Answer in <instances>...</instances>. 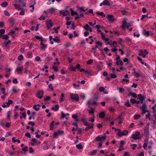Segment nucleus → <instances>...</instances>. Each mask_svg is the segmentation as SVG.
Here are the masks:
<instances>
[{"label": "nucleus", "mask_w": 156, "mask_h": 156, "mask_svg": "<svg viewBox=\"0 0 156 156\" xmlns=\"http://www.w3.org/2000/svg\"><path fill=\"white\" fill-rule=\"evenodd\" d=\"M106 137V136L105 134L102 136H98L95 139V140L98 142H103Z\"/></svg>", "instance_id": "obj_1"}, {"label": "nucleus", "mask_w": 156, "mask_h": 156, "mask_svg": "<svg viewBox=\"0 0 156 156\" xmlns=\"http://www.w3.org/2000/svg\"><path fill=\"white\" fill-rule=\"evenodd\" d=\"M140 135V133L138 132H136L135 134H133L132 135L131 137L134 140H140L141 139V137L139 136Z\"/></svg>", "instance_id": "obj_2"}, {"label": "nucleus", "mask_w": 156, "mask_h": 156, "mask_svg": "<svg viewBox=\"0 0 156 156\" xmlns=\"http://www.w3.org/2000/svg\"><path fill=\"white\" fill-rule=\"evenodd\" d=\"M70 98L73 100L78 101L79 100V97L77 94H70Z\"/></svg>", "instance_id": "obj_3"}, {"label": "nucleus", "mask_w": 156, "mask_h": 156, "mask_svg": "<svg viewBox=\"0 0 156 156\" xmlns=\"http://www.w3.org/2000/svg\"><path fill=\"white\" fill-rule=\"evenodd\" d=\"M43 94L44 92L43 91H39L37 94L36 96L40 99H41L42 98Z\"/></svg>", "instance_id": "obj_4"}, {"label": "nucleus", "mask_w": 156, "mask_h": 156, "mask_svg": "<svg viewBox=\"0 0 156 156\" xmlns=\"http://www.w3.org/2000/svg\"><path fill=\"white\" fill-rule=\"evenodd\" d=\"M46 24L47 26V28L48 29L51 28V27L53 25V24L51 23V20L47 21L46 23Z\"/></svg>", "instance_id": "obj_5"}, {"label": "nucleus", "mask_w": 156, "mask_h": 156, "mask_svg": "<svg viewBox=\"0 0 156 156\" xmlns=\"http://www.w3.org/2000/svg\"><path fill=\"white\" fill-rule=\"evenodd\" d=\"M91 104L92 105H95L97 104L96 101H93L91 100L90 101H88L87 102V105H90V104Z\"/></svg>", "instance_id": "obj_6"}, {"label": "nucleus", "mask_w": 156, "mask_h": 156, "mask_svg": "<svg viewBox=\"0 0 156 156\" xmlns=\"http://www.w3.org/2000/svg\"><path fill=\"white\" fill-rule=\"evenodd\" d=\"M127 23L126 19H124L122 21V28L123 29L125 28L126 27V24Z\"/></svg>", "instance_id": "obj_7"}, {"label": "nucleus", "mask_w": 156, "mask_h": 156, "mask_svg": "<svg viewBox=\"0 0 156 156\" xmlns=\"http://www.w3.org/2000/svg\"><path fill=\"white\" fill-rule=\"evenodd\" d=\"M108 18L111 21H113L115 20L113 18V16L112 15H108Z\"/></svg>", "instance_id": "obj_8"}, {"label": "nucleus", "mask_w": 156, "mask_h": 156, "mask_svg": "<svg viewBox=\"0 0 156 156\" xmlns=\"http://www.w3.org/2000/svg\"><path fill=\"white\" fill-rule=\"evenodd\" d=\"M103 5H108L109 6L110 5V4L108 0H105L103 1Z\"/></svg>", "instance_id": "obj_9"}, {"label": "nucleus", "mask_w": 156, "mask_h": 156, "mask_svg": "<svg viewBox=\"0 0 156 156\" xmlns=\"http://www.w3.org/2000/svg\"><path fill=\"white\" fill-rule=\"evenodd\" d=\"M59 108V106L58 105H57L55 106L54 107L51 108V109L54 110L55 111H57Z\"/></svg>", "instance_id": "obj_10"}, {"label": "nucleus", "mask_w": 156, "mask_h": 156, "mask_svg": "<svg viewBox=\"0 0 156 156\" xmlns=\"http://www.w3.org/2000/svg\"><path fill=\"white\" fill-rule=\"evenodd\" d=\"M123 62L121 60L119 59V60H118L116 61V64L118 66L119 65H120L121 66H122L123 65Z\"/></svg>", "instance_id": "obj_11"}, {"label": "nucleus", "mask_w": 156, "mask_h": 156, "mask_svg": "<svg viewBox=\"0 0 156 156\" xmlns=\"http://www.w3.org/2000/svg\"><path fill=\"white\" fill-rule=\"evenodd\" d=\"M82 121L84 124L87 126H90L91 125H90V123H89L87 121L85 120L84 119H82Z\"/></svg>", "instance_id": "obj_12"}, {"label": "nucleus", "mask_w": 156, "mask_h": 156, "mask_svg": "<svg viewBox=\"0 0 156 156\" xmlns=\"http://www.w3.org/2000/svg\"><path fill=\"white\" fill-rule=\"evenodd\" d=\"M23 69V66H22L21 67H17L16 69V71L18 72L19 73H20V72L22 71Z\"/></svg>", "instance_id": "obj_13"}, {"label": "nucleus", "mask_w": 156, "mask_h": 156, "mask_svg": "<svg viewBox=\"0 0 156 156\" xmlns=\"http://www.w3.org/2000/svg\"><path fill=\"white\" fill-rule=\"evenodd\" d=\"M128 96H131L133 98H136L137 97L136 94L134 93H133L132 92H130L128 95Z\"/></svg>", "instance_id": "obj_14"}, {"label": "nucleus", "mask_w": 156, "mask_h": 156, "mask_svg": "<svg viewBox=\"0 0 156 156\" xmlns=\"http://www.w3.org/2000/svg\"><path fill=\"white\" fill-rule=\"evenodd\" d=\"M70 9L71 11V15L72 16H73L74 15H75L76 16H79V14L78 13L76 12H74L72 8H70Z\"/></svg>", "instance_id": "obj_15"}, {"label": "nucleus", "mask_w": 156, "mask_h": 156, "mask_svg": "<svg viewBox=\"0 0 156 156\" xmlns=\"http://www.w3.org/2000/svg\"><path fill=\"white\" fill-rule=\"evenodd\" d=\"M143 34L147 36H148L149 35V32L148 31H146L145 30H144L143 31Z\"/></svg>", "instance_id": "obj_16"}, {"label": "nucleus", "mask_w": 156, "mask_h": 156, "mask_svg": "<svg viewBox=\"0 0 156 156\" xmlns=\"http://www.w3.org/2000/svg\"><path fill=\"white\" fill-rule=\"evenodd\" d=\"M97 152V149L93 150L92 151L90 152V154L91 155H93L96 154Z\"/></svg>", "instance_id": "obj_17"}, {"label": "nucleus", "mask_w": 156, "mask_h": 156, "mask_svg": "<svg viewBox=\"0 0 156 156\" xmlns=\"http://www.w3.org/2000/svg\"><path fill=\"white\" fill-rule=\"evenodd\" d=\"M105 116V114L104 112H102L100 113L99 114V117L100 118H103Z\"/></svg>", "instance_id": "obj_18"}, {"label": "nucleus", "mask_w": 156, "mask_h": 156, "mask_svg": "<svg viewBox=\"0 0 156 156\" xmlns=\"http://www.w3.org/2000/svg\"><path fill=\"white\" fill-rule=\"evenodd\" d=\"M96 27L98 29H101L102 30H104L105 29L104 27L103 26H101L100 25H97L96 26Z\"/></svg>", "instance_id": "obj_19"}, {"label": "nucleus", "mask_w": 156, "mask_h": 156, "mask_svg": "<svg viewBox=\"0 0 156 156\" xmlns=\"http://www.w3.org/2000/svg\"><path fill=\"white\" fill-rule=\"evenodd\" d=\"M96 14L98 15L103 16V17H105V15L104 14V13L103 12H96Z\"/></svg>", "instance_id": "obj_20"}, {"label": "nucleus", "mask_w": 156, "mask_h": 156, "mask_svg": "<svg viewBox=\"0 0 156 156\" xmlns=\"http://www.w3.org/2000/svg\"><path fill=\"white\" fill-rule=\"evenodd\" d=\"M59 13L64 16H66L67 15V14L66 13L64 10L60 11Z\"/></svg>", "instance_id": "obj_21"}, {"label": "nucleus", "mask_w": 156, "mask_h": 156, "mask_svg": "<svg viewBox=\"0 0 156 156\" xmlns=\"http://www.w3.org/2000/svg\"><path fill=\"white\" fill-rule=\"evenodd\" d=\"M54 123H55V121H52L50 124V129L51 130H52L53 129V126H54Z\"/></svg>", "instance_id": "obj_22"}, {"label": "nucleus", "mask_w": 156, "mask_h": 156, "mask_svg": "<svg viewBox=\"0 0 156 156\" xmlns=\"http://www.w3.org/2000/svg\"><path fill=\"white\" fill-rule=\"evenodd\" d=\"M55 10V9L53 7H51V8L48 9V12H51V13H53L54 12Z\"/></svg>", "instance_id": "obj_23"}, {"label": "nucleus", "mask_w": 156, "mask_h": 156, "mask_svg": "<svg viewBox=\"0 0 156 156\" xmlns=\"http://www.w3.org/2000/svg\"><path fill=\"white\" fill-rule=\"evenodd\" d=\"M94 126V124H92V125H91L90 126H87L85 129V130L86 131H88L90 128H93Z\"/></svg>", "instance_id": "obj_24"}, {"label": "nucleus", "mask_w": 156, "mask_h": 156, "mask_svg": "<svg viewBox=\"0 0 156 156\" xmlns=\"http://www.w3.org/2000/svg\"><path fill=\"white\" fill-rule=\"evenodd\" d=\"M53 40L54 41L56 42L57 43H59L60 41V40L58 38V37H55L54 38Z\"/></svg>", "instance_id": "obj_25"}, {"label": "nucleus", "mask_w": 156, "mask_h": 156, "mask_svg": "<svg viewBox=\"0 0 156 156\" xmlns=\"http://www.w3.org/2000/svg\"><path fill=\"white\" fill-rule=\"evenodd\" d=\"M118 132L117 133V135H118L120 137L122 136H123L122 135V133L121 132V130L120 129H118Z\"/></svg>", "instance_id": "obj_26"}, {"label": "nucleus", "mask_w": 156, "mask_h": 156, "mask_svg": "<svg viewBox=\"0 0 156 156\" xmlns=\"http://www.w3.org/2000/svg\"><path fill=\"white\" fill-rule=\"evenodd\" d=\"M140 115H135L134 117V119L135 120H137L138 119H139L140 118Z\"/></svg>", "instance_id": "obj_27"}, {"label": "nucleus", "mask_w": 156, "mask_h": 156, "mask_svg": "<svg viewBox=\"0 0 156 156\" xmlns=\"http://www.w3.org/2000/svg\"><path fill=\"white\" fill-rule=\"evenodd\" d=\"M8 5V3L6 2H5L1 4V6L3 7H6Z\"/></svg>", "instance_id": "obj_28"}, {"label": "nucleus", "mask_w": 156, "mask_h": 156, "mask_svg": "<svg viewBox=\"0 0 156 156\" xmlns=\"http://www.w3.org/2000/svg\"><path fill=\"white\" fill-rule=\"evenodd\" d=\"M76 147L79 149H81L83 148L82 145L80 144L76 145Z\"/></svg>", "instance_id": "obj_29"}, {"label": "nucleus", "mask_w": 156, "mask_h": 156, "mask_svg": "<svg viewBox=\"0 0 156 156\" xmlns=\"http://www.w3.org/2000/svg\"><path fill=\"white\" fill-rule=\"evenodd\" d=\"M9 106V105H8V102H6L2 105V107L4 108H5L8 107Z\"/></svg>", "instance_id": "obj_30"}, {"label": "nucleus", "mask_w": 156, "mask_h": 156, "mask_svg": "<svg viewBox=\"0 0 156 156\" xmlns=\"http://www.w3.org/2000/svg\"><path fill=\"white\" fill-rule=\"evenodd\" d=\"M15 138V137H13L12 138V141L13 142L15 143L16 142H17L19 143H20V141L19 140H14V139Z\"/></svg>", "instance_id": "obj_31"}, {"label": "nucleus", "mask_w": 156, "mask_h": 156, "mask_svg": "<svg viewBox=\"0 0 156 156\" xmlns=\"http://www.w3.org/2000/svg\"><path fill=\"white\" fill-rule=\"evenodd\" d=\"M124 147L122 145H120L119 147V148L118 150V151H122L124 150Z\"/></svg>", "instance_id": "obj_32"}, {"label": "nucleus", "mask_w": 156, "mask_h": 156, "mask_svg": "<svg viewBox=\"0 0 156 156\" xmlns=\"http://www.w3.org/2000/svg\"><path fill=\"white\" fill-rule=\"evenodd\" d=\"M123 136H126L127 135L128 133V131L127 130H124L122 132Z\"/></svg>", "instance_id": "obj_33"}, {"label": "nucleus", "mask_w": 156, "mask_h": 156, "mask_svg": "<svg viewBox=\"0 0 156 156\" xmlns=\"http://www.w3.org/2000/svg\"><path fill=\"white\" fill-rule=\"evenodd\" d=\"M123 116V115H122V114H121L118 117L117 119L120 120H123V118L122 116Z\"/></svg>", "instance_id": "obj_34"}, {"label": "nucleus", "mask_w": 156, "mask_h": 156, "mask_svg": "<svg viewBox=\"0 0 156 156\" xmlns=\"http://www.w3.org/2000/svg\"><path fill=\"white\" fill-rule=\"evenodd\" d=\"M145 97L144 96H143V98H140L139 99L140 100V103L141 104H144L143 103V101L145 100Z\"/></svg>", "instance_id": "obj_35"}, {"label": "nucleus", "mask_w": 156, "mask_h": 156, "mask_svg": "<svg viewBox=\"0 0 156 156\" xmlns=\"http://www.w3.org/2000/svg\"><path fill=\"white\" fill-rule=\"evenodd\" d=\"M9 20L10 23L12 24H14L15 23V21L12 18H10Z\"/></svg>", "instance_id": "obj_36"}, {"label": "nucleus", "mask_w": 156, "mask_h": 156, "mask_svg": "<svg viewBox=\"0 0 156 156\" xmlns=\"http://www.w3.org/2000/svg\"><path fill=\"white\" fill-rule=\"evenodd\" d=\"M35 37L36 39L38 40H39L40 41H43V38L42 37H41L40 36H35Z\"/></svg>", "instance_id": "obj_37"}, {"label": "nucleus", "mask_w": 156, "mask_h": 156, "mask_svg": "<svg viewBox=\"0 0 156 156\" xmlns=\"http://www.w3.org/2000/svg\"><path fill=\"white\" fill-rule=\"evenodd\" d=\"M140 108L141 110L145 109V108H147L146 105L144 103L143 104L142 106Z\"/></svg>", "instance_id": "obj_38"}, {"label": "nucleus", "mask_w": 156, "mask_h": 156, "mask_svg": "<svg viewBox=\"0 0 156 156\" xmlns=\"http://www.w3.org/2000/svg\"><path fill=\"white\" fill-rule=\"evenodd\" d=\"M89 26L87 24L85 25V27H83V28L85 29L86 30H89V28H90Z\"/></svg>", "instance_id": "obj_39"}, {"label": "nucleus", "mask_w": 156, "mask_h": 156, "mask_svg": "<svg viewBox=\"0 0 156 156\" xmlns=\"http://www.w3.org/2000/svg\"><path fill=\"white\" fill-rule=\"evenodd\" d=\"M150 113H148L146 115V119H148L149 120H150V119H150Z\"/></svg>", "instance_id": "obj_40"}, {"label": "nucleus", "mask_w": 156, "mask_h": 156, "mask_svg": "<svg viewBox=\"0 0 156 156\" xmlns=\"http://www.w3.org/2000/svg\"><path fill=\"white\" fill-rule=\"evenodd\" d=\"M148 139H147L146 141L144 144L143 147L144 148V149H145V148L147 146V144L148 143Z\"/></svg>", "instance_id": "obj_41"}, {"label": "nucleus", "mask_w": 156, "mask_h": 156, "mask_svg": "<svg viewBox=\"0 0 156 156\" xmlns=\"http://www.w3.org/2000/svg\"><path fill=\"white\" fill-rule=\"evenodd\" d=\"M84 72L86 73H87V74L89 76H92V73L90 71H84Z\"/></svg>", "instance_id": "obj_42"}, {"label": "nucleus", "mask_w": 156, "mask_h": 156, "mask_svg": "<svg viewBox=\"0 0 156 156\" xmlns=\"http://www.w3.org/2000/svg\"><path fill=\"white\" fill-rule=\"evenodd\" d=\"M37 107V105H34V106H33V108L36 111H38L39 110L40 108L39 107Z\"/></svg>", "instance_id": "obj_43"}, {"label": "nucleus", "mask_w": 156, "mask_h": 156, "mask_svg": "<svg viewBox=\"0 0 156 156\" xmlns=\"http://www.w3.org/2000/svg\"><path fill=\"white\" fill-rule=\"evenodd\" d=\"M10 115H11L10 112V111L8 112L7 113V117L8 118V119H10Z\"/></svg>", "instance_id": "obj_44"}, {"label": "nucleus", "mask_w": 156, "mask_h": 156, "mask_svg": "<svg viewBox=\"0 0 156 156\" xmlns=\"http://www.w3.org/2000/svg\"><path fill=\"white\" fill-rule=\"evenodd\" d=\"M60 28V27L59 26H58L56 28H53V29L55 30V32L56 33H58V30Z\"/></svg>", "instance_id": "obj_45"}, {"label": "nucleus", "mask_w": 156, "mask_h": 156, "mask_svg": "<svg viewBox=\"0 0 156 156\" xmlns=\"http://www.w3.org/2000/svg\"><path fill=\"white\" fill-rule=\"evenodd\" d=\"M12 91L13 93H16L17 92L16 88V87H13L12 89Z\"/></svg>", "instance_id": "obj_46"}, {"label": "nucleus", "mask_w": 156, "mask_h": 156, "mask_svg": "<svg viewBox=\"0 0 156 156\" xmlns=\"http://www.w3.org/2000/svg\"><path fill=\"white\" fill-rule=\"evenodd\" d=\"M95 44L97 45H98L100 46H101L102 45L103 43L102 42H100L99 41H98L96 42Z\"/></svg>", "instance_id": "obj_47"}, {"label": "nucleus", "mask_w": 156, "mask_h": 156, "mask_svg": "<svg viewBox=\"0 0 156 156\" xmlns=\"http://www.w3.org/2000/svg\"><path fill=\"white\" fill-rule=\"evenodd\" d=\"M61 98L60 100V102H62L63 101V98L64 97V94L63 93L61 94Z\"/></svg>", "instance_id": "obj_48"}, {"label": "nucleus", "mask_w": 156, "mask_h": 156, "mask_svg": "<svg viewBox=\"0 0 156 156\" xmlns=\"http://www.w3.org/2000/svg\"><path fill=\"white\" fill-rule=\"evenodd\" d=\"M93 62V60L92 59H90L87 61V64H90Z\"/></svg>", "instance_id": "obj_49"}, {"label": "nucleus", "mask_w": 156, "mask_h": 156, "mask_svg": "<svg viewBox=\"0 0 156 156\" xmlns=\"http://www.w3.org/2000/svg\"><path fill=\"white\" fill-rule=\"evenodd\" d=\"M25 136L27 137L31 138L30 135L29 133H26L25 134Z\"/></svg>", "instance_id": "obj_50"}, {"label": "nucleus", "mask_w": 156, "mask_h": 156, "mask_svg": "<svg viewBox=\"0 0 156 156\" xmlns=\"http://www.w3.org/2000/svg\"><path fill=\"white\" fill-rule=\"evenodd\" d=\"M130 102L131 103H132L133 104H134L136 102V101L135 99L131 98L130 100Z\"/></svg>", "instance_id": "obj_51"}, {"label": "nucleus", "mask_w": 156, "mask_h": 156, "mask_svg": "<svg viewBox=\"0 0 156 156\" xmlns=\"http://www.w3.org/2000/svg\"><path fill=\"white\" fill-rule=\"evenodd\" d=\"M117 77L116 75L113 74H111V77L112 78H115Z\"/></svg>", "instance_id": "obj_52"}, {"label": "nucleus", "mask_w": 156, "mask_h": 156, "mask_svg": "<svg viewBox=\"0 0 156 156\" xmlns=\"http://www.w3.org/2000/svg\"><path fill=\"white\" fill-rule=\"evenodd\" d=\"M141 110L142 111V114H145L146 113V112H147L148 113H149V111L147 110L143 109V110Z\"/></svg>", "instance_id": "obj_53"}, {"label": "nucleus", "mask_w": 156, "mask_h": 156, "mask_svg": "<svg viewBox=\"0 0 156 156\" xmlns=\"http://www.w3.org/2000/svg\"><path fill=\"white\" fill-rule=\"evenodd\" d=\"M62 116L61 117V119H62L65 117V115L63 113V112H61Z\"/></svg>", "instance_id": "obj_54"}, {"label": "nucleus", "mask_w": 156, "mask_h": 156, "mask_svg": "<svg viewBox=\"0 0 156 156\" xmlns=\"http://www.w3.org/2000/svg\"><path fill=\"white\" fill-rule=\"evenodd\" d=\"M50 99V96H47L46 98H44V101H46Z\"/></svg>", "instance_id": "obj_55"}, {"label": "nucleus", "mask_w": 156, "mask_h": 156, "mask_svg": "<svg viewBox=\"0 0 156 156\" xmlns=\"http://www.w3.org/2000/svg\"><path fill=\"white\" fill-rule=\"evenodd\" d=\"M29 152L30 153H33L34 152V151L32 147H30L29 148Z\"/></svg>", "instance_id": "obj_56"}, {"label": "nucleus", "mask_w": 156, "mask_h": 156, "mask_svg": "<svg viewBox=\"0 0 156 156\" xmlns=\"http://www.w3.org/2000/svg\"><path fill=\"white\" fill-rule=\"evenodd\" d=\"M53 69L54 70V71L56 72H58V71L57 67L55 66H53Z\"/></svg>", "instance_id": "obj_57"}, {"label": "nucleus", "mask_w": 156, "mask_h": 156, "mask_svg": "<svg viewBox=\"0 0 156 156\" xmlns=\"http://www.w3.org/2000/svg\"><path fill=\"white\" fill-rule=\"evenodd\" d=\"M35 114H36V113L35 112H33L31 113L32 114H31V116L32 117V119L34 120V119H35V118L34 116L35 115Z\"/></svg>", "instance_id": "obj_58"}, {"label": "nucleus", "mask_w": 156, "mask_h": 156, "mask_svg": "<svg viewBox=\"0 0 156 156\" xmlns=\"http://www.w3.org/2000/svg\"><path fill=\"white\" fill-rule=\"evenodd\" d=\"M48 87L49 88H50L51 90H53V87H52V84L51 83V84H49Z\"/></svg>", "instance_id": "obj_59"}, {"label": "nucleus", "mask_w": 156, "mask_h": 156, "mask_svg": "<svg viewBox=\"0 0 156 156\" xmlns=\"http://www.w3.org/2000/svg\"><path fill=\"white\" fill-rule=\"evenodd\" d=\"M28 124L29 125H31L33 126L35 125V123L32 122H29L28 123Z\"/></svg>", "instance_id": "obj_60"}, {"label": "nucleus", "mask_w": 156, "mask_h": 156, "mask_svg": "<svg viewBox=\"0 0 156 156\" xmlns=\"http://www.w3.org/2000/svg\"><path fill=\"white\" fill-rule=\"evenodd\" d=\"M133 73L137 77H138L140 76V75L138 73L136 72V71H134Z\"/></svg>", "instance_id": "obj_61"}, {"label": "nucleus", "mask_w": 156, "mask_h": 156, "mask_svg": "<svg viewBox=\"0 0 156 156\" xmlns=\"http://www.w3.org/2000/svg\"><path fill=\"white\" fill-rule=\"evenodd\" d=\"M9 37L7 35H4L3 36L2 38L4 39H7Z\"/></svg>", "instance_id": "obj_62"}, {"label": "nucleus", "mask_w": 156, "mask_h": 156, "mask_svg": "<svg viewBox=\"0 0 156 156\" xmlns=\"http://www.w3.org/2000/svg\"><path fill=\"white\" fill-rule=\"evenodd\" d=\"M151 120L153 122V125H154V127H156V120L152 119Z\"/></svg>", "instance_id": "obj_63"}, {"label": "nucleus", "mask_w": 156, "mask_h": 156, "mask_svg": "<svg viewBox=\"0 0 156 156\" xmlns=\"http://www.w3.org/2000/svg\"><path fill=\"white\" fill-rule=\"evenodd\" d=\"M123 156H130L129 152H125L123 155Z\"/></svg>", "instance_id": "obj_64"}]
</instances>
